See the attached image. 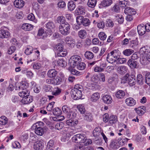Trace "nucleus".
<instances>
[{
  "mask_svg": "<svg viewBox=\"0 0 150 150\" xmlns=\"http://www.w3.org/2000/svg\"><path fill=\"white\" fill-rule=\"evenodd\" d=\"M10 36V33L4 30H0V38L2 39L7 38Z\"/></svg>",
  "mask_w": 150,
  "mask_h": 150,
  "instance_id": "9d476101",
  "label": "nucleus"
},
{
  "mask_svg": "<svg viewBox=\"0 0 150 150\" xmlns=\"http://www.w3.org/2000/svg\"><path fill=\"white\" fill-rule=\"evenodd\" d=\"M127 63L128 66L132 69H134L137 68L138 62L137 60L129 59Z\"/></svg>",
  "mask_w": 150,
  "mask_h": 150,
  "instance_id": "0eeeda50",
  "label": "nucleus"
},
{
  "mask_svg": "<svg viewBox=\"0 0 150 150\" xmlns=\"http://www.w3.org/2000/svg\"><path fill=\"white\" fill-rule=\"evenodd\" d=\"M83 18L82 16H79L76 17V22L79 25L82 24Z\"/></svg>",
  "mask_w": 150,
  "mask_h": 150,
  "instance_id": "680f3d73",
  "label": "nucleus"
},
{
  "mask_svg": "<svg viewBox=\"0 0 150 150\" xmlns=\"http://www.w3.org/2000/svg\"><path fill=\"white\" fill-rule=\"evenodd\" d=\"M102 100L104 103H105L109 104L112 102V100L111 96L109 95H105L102 98Z\"/></svg>",
  "mask_w": 150,
  "mask_h": 150,
  "instance_id": "dca6fc26",
  "label": "nucleus"
},
{
  "mask_svg": "<svg viewBox=\"0 0 150 150\" xmlns=\"http://www.w3.org/2000/svg\"><path fill=\"white\" fill-rule=\"evenodd\" d=\"M33 100V97L29 95L24 97L21 100V102L23 104H28L32 102Z\"/></svg>",
  "mask_w": 150,
  "mask_h": 150,
  "instance_id": "1a4fd4ad",
  "label": "nucleus"
},
{
  "mask_svg": "<svg viewBox=\"0 0 150 150\" xmlns=\"http://www.w3.org/2000/svg\"><path fill=\"white\" fill-rule=\"evenodd\" d=\"M7 118L6 117H2L0 118V124L1 125H5L7 123Z\"/></svg>",
  "mask_w": 150,
  "mask_h": 150,
  "instance_id": "de8ad7c7",
  "label": "nucleus"
},
{
  "mask_svg": "<svg viewBox=\"0 0 150 150\" xmlns=\"http://www.w3.org/2000/svg\"><path fill=\"white\" fill-rule=\"evenodd\" d=\"M80 134H78L75 135L72 138V140L73 142H74L77 143H79L80 144Z\"/></svg>",
  "mask_w": 150,
  "mask_h": 150,
  "instance_id": "a19ab883",
  "label": "nucleus"
},
{
  "mask_svg": "<svg viewBox=\"0 0 150 150\" xmlns=\"http://www.w3.org/2000/svg\"><path fill=\"white\" fill-rule=\"evenodd\" d=\"M68 7L70 11H72L76 7V5L72 1H69L68 3Z\"/></svg>",
  "mask_w": 150,
  "mask_h": 150,
  "instance_id": "e433bc0d",
  "label": "nucleus"
},
{
  "mask_svg": "<svg viewBox=\"0 0 150 150\" xmlns=\"http://www.w3.org/2000/svg\"><path fill=\"white\" fill-rule=\"evenodd\" d=\"M29 95V92L28 90H24V91L18 93L19 96L23 98L25 96H27Z\"/></svg>",
  "mask_w": 150,
  "mask_h": 150,
  "instance_id": "49530a36",
  "label": "nucleus"
},
{
  "mask_svg": "<svg viewBox=\"0 0 150 150\" xmlns=\"http://www.w3.org/2000/svg\"><path fill=\"white\" fill-rule=\"evenodd\" d=\"M57 7L60 8H63L66 6V3L64 1H60L57 4Z\"/></svg>",
  "mask_w": 150,
  "mask_h": 150,
  "instance_id": "13d9d810",
  "label": "nucleus"
},
{
  "mask_svg": "<svg viewBox=\"0 0 150 150\" xmlns=\"http://www.w3.org/2000/svg\"><path fill=\"white\" fill-rule=\"evenodd\" d=\"M84 56L88 60H91L94 57V54L93 52L89 51H87L84 54Z\"/></svg>",
  "mask_w": 150,
  "mask_h": 150,
  "instance_id": "a211bd4d",
  "label": "nucleus"
},
{
  "mask_svg": "<svg viewBox=\"0 0 150 150\" xmlns=\"http://www.w3.org/2000/svg\"><path fill=\"white\" fill-rule=\"evenodd\" d=\"M97 1L96 0H88L87 5L89 7L93 8L95 6Z\"/></svg>",
  "mask_w": 150,
  "mask_h": 150,
  "instance_id": "2f4dec72",
  "label": "nucleus"
},
{
  "mask_svg": "<svg viewBox=\"0 0 150 150\" xmlns=\"http://www.w3.org/2000/svg\"><path fill=\"white\" fill-rule=\"evenodd\" d=\"M100 129L99 128H96L93 131V136L96 137L99 136L100 134Z\"/></svg>",
  "mask_w": 150,
  "mask_h": 150,
  "instance_id": "6e6d98bb",
  "label": "nucleus"
},
{
  "mask_svg": "<svg viewBox=\"0 0 150 150\" xmlns=\"http://www.w3.org/2000/svg\"><path fill=\"white\" fill-rule=\"evenodd\" d=\"M139 53L142 55H146L150 53V47L146 46L141 48L139 51Z\"/></svg>",
  "mask_w": 150,
  "mask_h": 150,
  "instance_id": "6e6552de",
  "label": "nucleus"
},
{
  "mask_svg": "<svg viewBox=\"0 0 150 150\" xmlns=\"http://www.w3.org/2000/svg\"><path fill=\"white\" fill-rule=\"evenodd\" d=\"M22 28L25 30L30 31L33 29V25L29 23H24L22 26Z\"/></svg>",
  "mask_w": 150,
  "mask_h": 150,
  "instance_id": "f3484780",
  "label": "nucleus"
},
{
  "mask_svg": "<svg viewBox=\"0 0 150 150\" xmlns=\"http://www.w3.org/2000/svg\"><path fill=\"white\" fill-rule=\"evenodd\" d=\"M77 144L75 147V150H83L84 147L83 144Z\"/></svg>",
  "mask_w": 150,
  "mask_h": 150,
  "instance_id": "774afa93",
  "label": "nucleus"
},
{
  "mask_svg": "<svg viewBox=\"0 0 150 150\" xmlns=\"http://www.w3.org/2000/svg\"><path fill=\"white\" fill-rule=\"evenodd\" d=\"M117 63L119 64H123L127 62V59L125 58H118L117 59Z\"/></svg>",
  "mask_w": 150,
  "mask_h": 150,
  "instance_id": "bf43d9fd",
  "label": "nucleus"
},
{
  "mask_svg": "<svg viewBox=\"0 0 150 150\" xmlns=\"http://www.w3.org/2000/svg\"><path fill=\"white\" fill-rule=\"evenodd\" d=\"M90 23L91 22L88 19L86 18H83L82 24L84 26H88L90 25Z\"/></svg>",
  "mask_w": 150,
  "mask_h": 150,
  "instance_id": "864d4df0",
  "label": "nucleus"
},
{
  "mask_svg": "<svg viewBox=\"0 0 150 150\" xmlns=\"http://www.w3.org/2000/svg\"><path fill=\"white\" fill-rule=\"evenodd\" d=\"M116 59H115L114 57H113L112 54H111L110 52L108 54L107 57V60L108 62L112 63V62H111V61H113L114 62L116 61Z\"/></svg>",
  "mask_w": 150,
  "mask_h": 150,
  "instance_id": "c9c22d12",
  "label": "nucleus"
},
{
  "mask_svg": "<svg viewBox=\"0 0 150 150\" xmlns=\"http://www.w3.org/2000/svg\"><path fill=\"white\" fill-rule=\"evenodd\" d=\"M134 110L140 116L143 115L144 114V110L141 107L135 108Z\"/></svg>",
  "mask_w": 150,
  "mask_h": 150,
  "instance_id": "4c0bfd02",
  "label": "nucleus"
},
{
  "mask_svg": "<svg viewBox=\"0 0 150 150\" xmlns=\"http://www.w3.org/2000/svg\"><path fill=\"white\" fill-rule=\"evenodd\" d=\"M110 52L112 54L113 57H114L115 59H117L118 57L120 55L119 51L117 50H114Z\"/></svg>",
  "mask_w": 150,
  "mask_h": 150,
  "instance_id": "5fc2aeb1",
  "label": "nucleus"
},
{
  "mask_svg": "<svg viewBox=\"0 0 150 150\" xmlns=\"http://www.w3.org/2000/svg\"><path fill=\"white\" fill-rule=\"evenodd\" d=\"M81 61L80 57L78 55L71 56L69 60V65L72 68H74Z\"/></svg>",
  "mask_w": 150,
  "mask_h": 150,
  "instance_id": "7ed1b4c3",
  "label": "nucleus"
},
{
  "mask_svg": "<svg viewBox=\"0 0 150 150\" xmlns=\"http://www.w3.org/2000/svg\"><path fill=\"white\" fill-rule=\"evenodd\" d=\"M98 36L100 40L104 41L105 40L107 35L105 33L103 32H100L98 34Z\"/></svg>",
  "mask_w": 150,
  "mask_h": 150,
  "instance_id": "79ce46f5",
  "label": "nucleus"
},
{
  "mask_svg": "<svg viewBox=\"0 0 150 150\" xmlns=\"http://www.w3.org/2000/svg\"><path fill=\"white\" fill-rule=\"evenodd\" d=\"M14 4L16 8H21L24 6L25 2L23 0H15L14 1Z\"/></svg>",
  "mask_w": 150,
  "mask_h": 150,
  "instance_id": "ddd939ff",
  "label": "nucleus"
},
{
  "mask_svg": "<svg viewBox=\"0 0 150 150\" xmlns=\"http://www.w3.org/2000/svg\"><path fill=\"white\" fill-rule=\"evenodd\" d=\"M125 94L124 91L122 90H119L115 93V96L118 98L122 99L125 96Z\"/></svg>",
  "mask_w": 150,
  "mask_h": 150,
  "instance_id": "4be33fe9",
  "label": "nucleus"
},
{
  "mask_svg": "<svg viewBox=\"0 0 150 150\" xmlns=\"http://www.w3.org/2000/svg\"><path fill=\"white\" fill-rule=\"evenodd\" d=\"M55 102L52 101L46 107L47 110L49 111H51L52 110Z\"/></svg>",
  "mask_w": 150,
  "mask_h": 150,
  "instance_id": "4d7b16f0",
  "label": "nucleus"
},
{
  "mask_svg": "<svg viewBox=\"0 0 150 150\" xmlns=\"http://www.w3.org/2000/svg\"><path fill=\"white\" fill-rule=\"evenodd\" d=\"M83 89L81 86L79 85L75 86L71 91V96L74 100H77L81 98L82 96L81 91Z\"/></svg>",
  "mask_w": 150,
  "mask_h": 150,
  "instance_id": "f257e3e1",
  "label": "nucleus"
},
{
  "mask_svg": "<svg viewBox=\"0 0 150 150\" xmlns=\"http://www.w3.org/2000/svg\"><path fill=\"white\" fill-rule=\"evenodd\" d=\"M128 69L127 67L124 65H120L117 68V73L121 75L125 74L127 72Z\"/></svg>",
  "mask_w": 150,
  "mask_h": 150,
  "instance_id": "423d86ee",
  "label": "nucleus"
},
{
  "mask_svg": "<svg viewBox=\"0 0 150 150\" xmlns=\"http://www.w3.org/2000/svg\"><path fill=\"white\" fill-rule=\"evenodd\" d=\"M32 47L31 46H28L25 50V53L27 55H29L32 53Z\"/></svg>",
  "mask_w": 150,
  "mask_h": 150,
  "instance_id": "052dcab7",
  "label": "nucleus"
},
{
  "mask_svg": "<svg viewBox=\"0 0 150 150\" xmlns=\"http://www.w3.org/2000/svg\"><path fill=\"white\" fill-rule=\"evenodd\" d=\"M57 71L55 69H51L48 71L47 74L49 77L53 78L57 75Z\"/></svg>",
  "mask_w": 150,
  "mask_h": 150,
  "instance_id": "bb28decb",
  "label": "nucleus"
},
{
  "mask_svg": "<svg viewBox=\"0 0 150 150\" xmlns=\"http://www.w3.org/2000/svg\"><path fill=\"white\" fill-rule=\"evenodd\" d=\"M84 117V119L88 122H91L93 120L92 115L90 113L86 112Z\"/></svg>",
  "mask_w": 150,
  "mask_h": 150,
  "instance_id": "b1692460",
  "label": "nucleus"
},
{
  "mask_svg": "<svg viewBox=\"0 0 150 150\" xmlns=\"http://www.w3.org/2000/svg\"><path fill=\"white\" fill-rule=\"evenodd\" d=\"M62 90L58 87H55L54 90L52 92V94L54 96L59 95L61 93Z\"/></svg>",
  "mask_w": 150,
  "mask_h": 150,
  "instance_id": "7c9ffc66",
  "label": "nucleus"
},
{
  "mask_svg": "<svg viewBox=\"0 0 150 150\" xmlns=\"http://www.w3.org/2000/svg\"><path fill=\"white\" fill-rule=\"evenodd\" d=\"M111 9L112 11L117 13L120 11V8L119 6L115 4L112 8Z\"/></svg>",
  "mask_w": 150,
  "mask_h": 150,
  "instance_id": "69168bd1",
  "label": "nucleus"
},
{
  "mask_svg": "<svg viewBox=\"0 0 150 150\" xmlns=\"http://www.w3.org/2000/svg\"><path fill=\"white\" fill-rule=\"evenodd\" d=\"M125 103L127 105L129 106H132L136 104V102L133 98L129 97L126 99Z\"/></svg>",
  "mask_w": 150,
  "mask_h": 150,
  "instance_id": "f8f14e48",
  "label": "nucleus"
},
{
  "mask_svg": "<svg viewBox=\"0 0 150 150\" xmlns=\"http://www.w3.org/2000/svg\"><path fill=\"white\" fill-rule=\"evenodd\" d=\"M54 63L55 65H59L62 67L66 66L67 64L66 62L63 59H59L58 60H55Z\"/></svg>",
  "mask_w": 150,
  "mask_h": 150,
  "instance_id": "9b49d317",
  "label": "nucleus"
},
{
  "mask_svg": "<svg viewBox=\"0 0 150 150\" xmlns=\"http://www.w3.org/2000/svg\"><path fill=\"white\" fill-rule=\"evenodd\" d=\"M62 111L61 109L59 108H55L53 110V114L57 116H59L61 114Z\"/></svg>",
  "mask_w": 150,
  "mask_h": 150,
  "instance_id": "473e14b6",
  "label": "nucleus"
},
{
  "mask_svg": "<svg viewBox=\"0 0 150 150\" xmlns=\"http://www.w3.org/2000/svg\"><path fill=\"white\" fill-rule=\"evenodd\" d=\"M29 86V84L28 83L25 81H22L21 82L18 88H16V90H20L22 89L23 90H25Z\"/></svg>",
  "mask_w": 150,
  "mask_h": 150,
  "instance_id": "2eb2a0df",
  "label": "nucleus"
},
{
  "mask_svg": "<svg viewBox=\"0 0 150 150\" xmlns=\"http://www.w3.org/2000/svg\"><path fill=\"white\" fill-rule=\"evenodd\" d=\"M44 147V144L41 142L37 141L34 144V149L36 150H42Z\"/></svg>",
  "mask_w": 150,
  "mask_h": 150,
  "instance_id": "4468645a",
  "label": "nucleus"
},
{
  "mask_svg": "<svg viewBox=\"0 0 150 150\" xmlns=\"http://www.w3.org/2000/svg\"><path fill=\"white\" fill-rule=\"evenodd\" d=\"M100 97L99 93L97 92L94 93L91 96V100L92 101H96L98 100Z\"/></svg>",
  "mask_w": 150,
  "mask_h": 150,
  "instance_id": "c756f323",
  "label": "nucleus"
},
{
  "mask_svg": "<svg viewBox=\"0 0 150 150\" xmlns=\"http://www.w3.org/2000/svg\"><path fill=\"white\" fill-rule=\"evenodd\" d=\"M136 80L133 76H131L129 75L128 79V82L130 86H132L135 85L136 83Z\"/></svg>",
  "mask_w": 150,
  "mask_h": 150,
  "instance_id": "a878e982",
  "label": "nucleus"
},
{
  "mask_svg": "<svg viewBox=\"0 0 150 150\" xmlns=\"http://www.w3.org/2000/svg\"><path fill=\"white\" fill-rule=\"evenodd\" d=\"M45 34L44 30L42 28H40L38 30L37 35L39 38L44 39Z\"/></svg>",
  "mask_w": 150,
  "mask_h": 150,
  "instance_id": "58836bf2",
  "label": "nucleus"
},
{
  "mask_svg": "<svg viewBox=\"0 0 150 150\" xmlns=\"http://www.w3.org/2000/svg\"><path fill=\"white\" fill-rule=\"evenodd\" d=\"M146 26L143 24H140L137 27V31L139 35H142L145 34L146 31Z\"/></svg>",
  "mask_w": 150,
  "mask_h": 150,
  "instance_id": "39448f33",
  "label": "nucleus"
},
{
  "mask_svg": "<svg viewBox=\"0 0 150 150\" xmlns=\"http://www.w3.org/2000/svg\"><path fill=\"white\" fill-rule=\"evenodd\" d=\"M117 117L115 115L110 116L109 117L108 123L110 125H112L117 122Z\"/></svg>",
  "mask_w": 150,
  "mask_h": 150,
  "instance_id": "412c9836",
  "label": "nucleus"
},
{
  "mask_svg": "<svg viewBox=\"0 0 150 150\" xmlns=\"http://www.w3.org/2000/svg\"><path fill=\"white\" fill-rule=\"evenodd\" d=\"M86 67L85 64L83 62L80 63L77 66V68L80 70H83L85 69Z\"/></svg>",
  "mask_w": 150,
  "mask_h": 150,
  "instance_id": "e2e57ef3",
  "label": "nucleus"
},
{
  "mask_svg": "<svg viewBox=\"0 0 150 150\" xmlns=\"http://www.w3.org/2000/svg\"><path fill=\"white\" fill-rule=\"evenodd\" d=\"M55 27V25L54 23L52 22H49L46 24V28L50 30V32H52V30Z\"/></svg>",
  "mask_w": 150,
  "mask_h": 150,
  "instance_id": "c03bdc74",
  "label": "nucleus"
},
{
  "mask_svg": "<svg viewBox=\"0 0 150 150\" xmlns=\"http://www.w3.org/2000/svg\"><path fill=\"white\" fill-rule=\"evenodd\" d=\"M117 21L119 23L121 24L123 23L124 19L122 16L120 14H117L116 16Z\"/></svg>",
  "mask_w": 150,
  "mask_h": 150,
  "instance_id": "3c124183",
  "label": "nucleus"
},
{
  "mask_svg": "<svg viewBox=\"0 0 150 150\" xmlns=\"http://www.w3.org/2000/svg\"><path fill=\"white\" fill-rule=\"evenodd\" d=\"M54 144V141L52 140H50L48 142L47 145V149H50L52 148Z\"/></svg>",
  "mask_w": 150,
  "mask_h": 150,
  "instance_id": "338daca9",
  "label": "nucleus"
},
{
  "mask_svg": "<svg viewBox=\"0 0 150 150\" xmlns=\"http://www.w3.org/2000/svg\"><path fill=\"white\" fill-rule=\"evenodd\" d=\"M134 52V50L131 49H127L124 51L123 53L125 55L129 56L131 54Z\"/></svg>",
  "mask_w": 150,
  "mask_h": 150,
  "instance_id": "8fccbe9b",
  "label": "nucleus"
},
{
  "mask_svg": "<svg viewBox=\"0 0 150 150\" xmlns=\"http://www.w3.org/2000/svg\"><path fill=\"white\" fill-rule=\"evenodd\" d=\"M76 116V114L75 112L70 111L66 115V117L67 119H74Z\"/></svg>",
  "mask_w": 150,
  "mask_h": 150,
  "instance_id": "5701e85b",
  "label": "nucleus"
},
{
  "mask_svg": "<svg viewBox=\"0 0 150 150\" xmlns=\"http://www.w3.org/2000/svg\"><path fill=\"white\" fill-rule=\"evenodd\" d=\"M79 37L81 39L85 38L87 35L86 32L84 30H81L78 32Z\"/></svg>",
  "mask_w": 150,
  "mask_h": 150,
  "instance_id": "c85d7f7f",
  "label": "nucleus"
},
{
  "mask_svg": "<svg viewBox=\"0 0 150 150\" xmlns=\"http://www.w3.org/2000/svg\"><path fill=\"white\" fill-rule=\"evenodd\" d=\"M63 79L59 76H57L54 80V85H59L63 81Z\"/></svg>",
  "mask_w": 150,
  "mask_h": 150,
  "instance_id": "ea45409f",
  "label": "nucleus"
},
{
  "mask_svg": "<svg viewBox=\"0 0 150 150\" xmlns=\"http://www.w3.org/2000/svg\"><path fill=\"white\" fill-rule=\"evenodd\" d=\"M78 123V121H74L71 119H69L66 121L67 124L68 126H74Z\"/></svg>",
  "mask_w": 150,
  "mask_h": 150,
  "instance_id": "72a5a7b5",
  "label": "nucleus"
},
{
  "mask_svg": "<svg viewBox=\"0 0 150 150\" xmlns=\"http://www.w3.org/2000/svg\"><path fill=\"white\" fill-rule=\"evenodd\" d=\"M35 133L38 135L42 136L44 134V130L42 128H38L35 130Z\"/></svg>",
  "mask_w": 150,
  "mask_h": 150,
  "instance_id": "09e8293b",
  "label": "nucleus"
},
{
  "mask_svg": "<svg viewBox=\"0 0 150 150\" xmlns=\"http://www.w3.org/2000/svg\"><path fill=\"white\" fill-rule=\"evenodd\" d=\"M70 26L68 22H65L62 25H61L59 27L60 33L63 35H66L70 33Z\"/></svg>",
  "mask_w": 150,
  "mask_h": 150,
  "instance_id": "f03ea898",
  "label": "nucleus"
},
{
  "mask_svg": "<svg viewBox=\"0 0 150 150\" xmlns=\"http://www.w3.org/2000/svg\"><path fill=\"white\" fill-rule=\"evenodd\" d=\"M137 83L140 85L143 84V78L141 74H139L137 76Z\"/></svg>",
  "mask_w": 150,
  "mask_h": 150,
  "instance_id": "603ef678",
  "label": "nucleus"
},
{
  "mask_svg": "<svg viewBox=\"0 0 150 150\" xmlns=\"http://www.w3.org/2000/svg\"><path fill=\"white\" fill-rule=\"evenodd\" d=\"M77 12L78 14H83L85 13V7L83 6L79 5L77 9Z\"/></svg>",
  "mask_w": 150,
  "mask_h": 150,
  "instance_id": "f704fd0d",
  "label": "nucleus"
},
{
  "mask_svg": "<svg viewBox=\"0 0 150 150\" xmlns=\"http://www.w3.org/2000/svg\"><path fill=\"white\" fill-rule=\"evenodd\" d=\"M62 109L63 112L66 115L70 111V107L67 105L63 106Z\"/></svg>",
  "mask_w": 150,
  "mask_h": 150,
  "instance_id": "a18cd8bd",
  "label": "nucleus"
},
{
  "mask_svg": "<svg viewBox=\"0 0 150 150\" xmlns=\"http://www.w3.org/2000/svg\"><path fill=\"white\" fill-rule=\"evenodd\" d=\"M44 123L41 121L37 122L34 124L32 126V128L33 129L35 130V129H37L38 128H42V127L43 126Z\"/></svg>",
  "mask_w": 150,
  "mask_h": 150,
  "instance_id": "cd10ccee",
  "label": "nucleus"
},
{
  "mask_svg": "<svg viewBox=\"0 0 150 150\" xmlns=\"http://www.w3.org/2000/svg\"><path fill=\"white\" fill-rule=\"evenodd\" d=\"M140 62L143 65H146L148 64L146 55H142L141 56Z\"/></svg>",
  "mask_w": 150,
  "mask_h": 150,
  "instance_id": "393cba45",
  "label": "nucleus"
},
{
  "mask_svg": "<svg viewBox=\"0 0 150 150\" xmlns=\"http://www.w3.org/2000/svg\"><path fill=\"white\" fill-rule=\"evenodd\" d=\"M124 12L127 14L134 15L136 13L134 9L129 7H127L125 8Z\"/></svg>",
  "mask_w": 150,
  "mask_h": 150,
  "instance_id": "aec40b11",
  "label": "nucleus"
},
{
  "mask_svg": "<svg viewBox=\"0 0 150 150\" xmlns=\"http://www.w3.org/2000/svg\"><path fill=\"white\" fill-rule=\"evenodd\" d=\"M57 21L58 23H59L61 25L67 22L65 21V18L63 16H59L57 19Z\"/></svg>",
  "mask_w": 150,
  "mask_h": 150,
  "instance_id": "37998d69",
  "label": "nucleus"
},
{
  "mask_svg": "<svg viewBox=\"0 0 150 150\" xmlns=\"http://www.w3.org/2000/svg\"><path fill=\"white\" fill-rule=\"evenodd\" d=\"M112 3V0H103L101 1L100 5L104 7H107L110 6Z\"/></svg>",
  "mask_w": 150,
  "mask_h": 150,
  "instance_id": "6ab92c4d",
  "label": "nucleus"
},
{
  "mask_svg": "<svg viewBox=\"0 0 150 150\" xmlns=\"http://www.w3.org/2000/svg\"><path fill=\"white\" fill-rule=\"evenodd\" d=\"M65 40L68 46L71 48H74L76 45L75 40L71 37H67L66 38Z\"/></svg>",
  "mask_w": 150,
  "mask_h": 150,
  "instance_id": "20e7f679",
  "label": "nucleus"
},
{
  "mask_svg": "<svg viewBox=\"0 0 150 150\" xmlns=\"http://www.w3.org/2000/svg\"><path fill=\"white\" fill-rule=\"evenodd\" d=\"M63 46L62 44L60 43H59L57 44L55 47V49L57 51V52L63 50Z\"/></svg>",
  "mask_w": 150,
  "mask_h": 150,
  "instance_id": "0e129e2a",
  "label": "nucleus"
}]
</instances>
